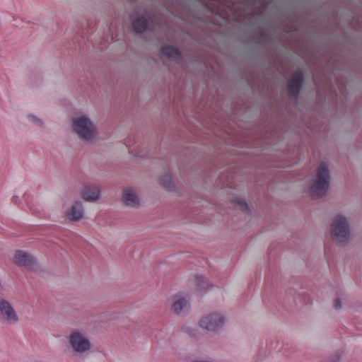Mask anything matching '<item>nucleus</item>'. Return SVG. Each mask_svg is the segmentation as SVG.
Listing matches in <instances>:
<instances>
[{"mask_svg":"<svg viewBox=\"0 0 362 362\" xmlns=\"http://www.w3.org/2000/svg\"><path fill=\"white\" fill-rule=\"evenodd\" d=\"M189 308V298L187 295L180 293L174 297V302L172 305L173 311L179 314L182 310H187Z\"/></svg>","mask_w":362,"mask_h":362,"instance_id":"6e6552de","label":"nucleus"},{"mask_svg":"<svg viewBox=\"0 0 362 362\" xmlns=\"http://www.w3.org/2000/svg\"><path fill=\"white\" fill-rule=\"evenodd\" d=\"M0 318L8 325H17L20 321V317L11 303L3 298L0 299Z\"/></svg>","mask_w":362,"mask_h":362,"instance_id":"20e7f679","label":"nucleus"},{"mask_svg":"<svg viewBox=\"0 0 362 362\" xmlns=\"http://www.w3.org/2000/svg\"><path fill=\"white\" fill-rule=\"evenodd\" d=\"M342 305L339 299H336L334 301V308L337 310L341 308Z\"/></svg>","mask_w":362,"mask_h":362,"instance_id":"6ab92c4d","label":"nucleus"},{"mask_svg":"<svg viewBox=\"0 0 362 362\" xmlns=\"http://www.w3.org/2000/svg\"><path fill=\"white\" fill-rule=\"evenodd\" d=\"M28 117L32 123L35 124L37 126H41L42 124V121L40 118L33 115H29Z\"/></svg>","mask_w":362,"mask_h":362,"instance_id":"a211bd4d","label":"nucleus"},{"mask_svg":"<svg viewBox=\"0 0 362 362\" xmlns=\"http://www.w3.org/2000/svg\"><path fill=\"white\" fill-rule=\"evenodd\" d=\"M23 198L25 199V195H23ZM25 202H26V199H25Z\"/></svg>","mask_w":362,"mask_h":362,"instance_id":"412c9836","label":"nucleus"},{"mask_svg":"<svg viewBox=\"0 0 362 362\" xmlns=\"http://www.w3.org/2000/svg\"><path fill=\"white\" fill-rule=\"evenodd\" d=\"M331 232L334 240L338 243H346L349 237L350 230L346 217L341 215L336 216L332 225Z\"/></svg>","mask_w":362,"mask_h":362,"instance_id":"f03ea898","label":"nucleus"},{"mask_svg":"<svg viewBox=\"0 0 362 362\" xmlns=\"http://www.w3.org/2000/svg\"><path fill=\"white\" fill-rule=\"evenodd\" d=\"M69 342L73 349L77 353H85L90 347L89 339L79 330H74L69 336Z\"/></svg>","mask_w":362,"mask_h":362,"instance_id":"423d86ee","label":"nucleus"},{"mask_svg":"<svg viewBox=\"0 0 362 362\" xmlns=\"http://www.w3.org/2000/svg\"><path fill=\"white\" fill-rule=\"evenodd\" d=\"M73 127L78 135L86 140L93 139L95 135V128L90 119L86 116L74 118Z\"/></svg>","mask_w":362,"mask_h":362,"instance_id":"7ed1b4c3","label":"nucleus"},{"mask_svg":"<svg viewBox=\"0 0 362 362\" xmlns=\"http://www.w3.org/2000/svg\"><path fill=\"white\" fill-rule=\"evenodd\" d=\"M123 201L127 206H135L139 204V199L136 193L131 189L123 191Z\"/></svg>","mask_w":362,"mask_h":362,"instance_id":"ddd939ff","label":"nucleus"},{"mask_svg":"<svg viewBox=\"0 0 362 362\" xmlns=\"http://www.w3.org/2000/svg\"><path fill=\"white\" fill-rule=\"evenodd\" d=\"M160 184L168 189H172L174 187V184L172 181V177L170 174H165L160 178Z\"/></svg>","mask_w":362,"mask_h":362,"instance_id":"2eb2a0df","label":"nucleus"},{"mask_svg":"<svg viewBox=\"0 0 362 362\" xmlns=\"http://www.w3.org/2000/svg\"><path fill=\"white\" fill-rule=\"evenodd\" d=\"M329 185V172L328 166L322 163L319 166L317 178L311 187V194L314 199L324 196Z\"/></svg>","mask_w":362,"mask_h":362,"instance_id":"f257e3e1","label":"nucleus"},{"mask_svg":"<svg viewBox=\"0 0 362 362\" xmlns=\"http://www.w3.org/2000/svg\"><path fill=\"white\" fill-rule=\"evenodd\" d=\"M15 262L18 264L25 267H32L35 262V259L28 253L18 250L15 254Z\"/></svg>","mask_w":362,"mask_h":362,"instance_id":"1a4fd4ad","label":"nucleus"},{"mask_svg":"<svg viewBox=\"0 0 362 362\" xmlns=\"http://www.w3.org/2000/svg\"><path fill=\"white\" fill-rule=\"evenodd\" d=\"M148 16L141 15L136 18L133 22L132 25L136 33H143L148 27Z\"/></svg>","mask_w":362,"mask_h":362,"instance_id":"9b49d317","label":"nucleus"},{"mask_svg":"<svg viewBox=\"0 0 362 362\" xmlns=\"http://www.w3.org/2000/svg\"><path fill=\"white\" fill-rule=\"evenodd\" d=\"M12 202L15 204H19L21 203V200H20V198L17 195H14L13 197H12Z\"/></svg>","mask_w":362,"mask_h":362,"instance_id":"aec40b11","label":"nucleus"},{"mask_svg":"<svg viewBox=\"0 0 362 362\" xmlns=\"http://www.w3.org/2000/svg\"><path fill=\"white\" fill-rule=\"evenodd\" d=\"M234 206L238 209H240L243 212H248L249 211V207L247 204V202L245 201V199H240V198H235L233 200Z\"/></svg>","mask_w":362,"mask_h":362,"instance_id":"dca6fc26","label":"nucleus"},{"mask_svg":"<svg viewBox=\"0 0 362 362\" xmlns=\"http://www.w3.org/2000/svg\"><path fill=\"white\" fill-rule=\"evenodd\" d=\"M83 215V208L80 202H76L71 206L70 211L68 213V218L71 221H78Z\"/></svg>","mask_w":362,"mask_h":362,"instance_id":"f8f14e48","label":"nucleus"},{"mask_svg":"<svg viewBox=\"0 0 362 362\" xmlns=\"http://www.w3.org/2000/svg\"><path fill=\"white\" fill-rule=\"evenodd\" d=\"M161 54L168 58L179 59L181 57L180 50L175 46L168 45L161 49Z\"/></svg>","mask_w":362,"mask_h":362,"instance_id":"4468645a","label":"nucleus"},{"mask_svg":"<svg viewBox=\"0 0 362 362\" xmlns=\"http://www.w3.org/2000/svg\"><path fill=\"white\" fill-rule=\"evenodd\" d=\"M303 82V75L301 72H296L288 82V91L291 97H297L298 95L300 88Z\"/></svg>","mask_w":362,"mask_h":362,"instance_id":"0eeeda50","label":"nucleus"},{"mask_svg":"<svg viewBox=\"0 0 362 362\" xmlns=\"http://www.w3.org/2000/svg\"><path fill=\"white\" fill-rule=\"evenodd\" d=\"M100 190L97 186L86 187L82 192L83 199L88 202H94L99 198Z\"/></svg>","mask_w":362,"mask_h":362,"instance_id":"9d476101","label":"nucleus"},{"mask_svg":"<svg viewBox=\"0 0 362 362\" xmlns=\"http://www.w3.org/2000/svg\"><path fill=\"white\" fill-rule=\"evenodd\" d=\"M195 282L199 290H206L209 286V281L202 276H196Z\"/></svg>","mask_w":362,"mask_h":362,"instance_id":"f3484780","label":"nucleus"},{"mask_svg":"<svg viewBox=\"0 0 362 362\" xmlns=\"http://www.w3.org/2000/svg\"><path fill=\"white\" fill-rule=\"evenodd\" d=\"M225 323L224 316L219 313H213L203 317L199 321L202 328L210 332H216L221 329Z\"/></svg>","mask_w":362,"mask_h":362,"instance_id":"39448f33","label":"nucleus"}]
</instances>
